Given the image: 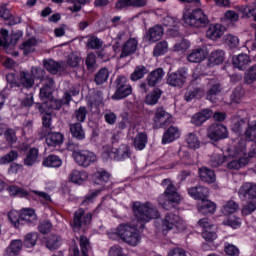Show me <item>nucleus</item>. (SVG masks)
<instances>
[{
	"label": "nucleus",
	"instance_id": "1",
	"mask_svg": "<svg viewBox=\"0 0 256 256\" xmlns=\"http://www.w3.org/2000/svg\"><path fill=\"white\" fill-rule=\"evenodd\" d=\"M133 211L142 228L145 227V223H149L151 219H158L159 217L157 207L153 206V204L149 202L144 204L141 202H134Z\"/></svg>",
	"mask_w": 256,
	"mask_h": 256
},
{
	"label": "nucleus",
	"instance_id": "2",
	"mask_svg": "<svg viewBox=\"0 0 256 256\" xmlns=\"http://www.w3.org/2000/svg\"><path fill=\"white\" fill-rule=\"evenodd\" d=\"M162 187H166L164 193L159 196V205L166 210L173 207V203L181 202V195L177 193V188L173 185L170 179H164L161 183Z\"/></svg>",
	"mask_w": 256,
	"mask_h": 256
},
{
	"label": "nucleus",
	"instance_id": "3",
	"mask_svg": "<svg viewBox=\"0 0 256 256\" xmlns=\"http://www.w3.org/2000/svg\"><path fill=\"white\" fill-rule=\"evenodd\" d=\"M182 21H184L185 25L188 27L194 29H201L207 27L209 24V18L205 12L199 8L185 11L182 16Z\"/></svg>",
	"mask_w": 256,
	"mask_h": 256
},
{
	"label": "nucleus",
	"instance_id": "4",
	"mask_svg": "<svg viewBox=\"0 0 256 256\" xmlns=\"http://www.w3.org/2000/svg\"><path fill=\"white\" fill-rule=\"evenodd\" d=\"M116 233L130 247H137L141 243V233H139V230L135 226L121 224L118 226Z\"/></svg>",
	"mask_w": 256,
	"mask_h": 256
},
{
	"label": "nucleus",
	"instance_id": "5",
	"mask_svg": "<svg viewBox=\"0 0 256 256\" xmlns=\"http://www.w3.org/2000/svg\"><path fill=\"white\" fill-rule=\"evenodd\" d=\"M92 179L95 185H100L101 189L96 190L91 195H88L82 201V205H87V203H93V200L103 189H105V184L111 181V173L106 170H98L92 175Z\"/></svg>",
	"mask_w": 256,
	"mask_h": 256
},
{
	"label": "nucleus",
	"instance_id": "6",
	"mask_svg": "<svg viewBox=\"0 0 256 256\" xmlns=\"http://www.w3.org/2000/svg\"><path fill=\"white\" fill-rule=\"evenodd\" d=\"M45 70L32 67L31 71H21L19 74V83L24 89H31L35 85V79L43 80Z\"/></svg>",
	"mask_w": 256,
	"mask_h": 256
},
{
	"label": "nucleus",
	"instance_id": "7",
	"mask_svg": "<svg viewBox=\"0 0 256 256\" xmlns=\"http://www.w3.org/2000/svg\"><path fill=\"white\" fill-rule=\"evenodd\" d=\"M116 91L112 95L114 101H121L126 99L133 93V86L129 83V79L125 76H118L115 80Z\"/></svg>",
	"mask_w": 256,
	"mask_h": 256
},
{
	"label": "nucleus",
	"instance_id": "8",
	"mask_svg": "<svg viewBox=\"0 0 256 256\" xmlns=\"http://www.w3.org/2000/svg\"><path fill=\"white\" fill-rule=\"evenodd\" d=\"M154 129H165L173 123V115L165 110V107L158 106L154 109V116L152 118Z\"/></svg>",
	"mask_w": 256,
	"mask_h": 256
},
{
	"label": "nucleus",
	"instance_id": "9",
	"mask_svg": "<svg viewBox=\"0 0 256 256\" xmlns=\"http://www.w3.org/2000/svg\"><path fill=\"white\" fill-rule=\"evenodd\" d=\"M91 219H93V214L85 213L83 208L78 209L74 215L71 223L73 231H85L89 225H91Z\"/></svg>",
	"mask_w": 256,
	"mask_h": 256
},
{
	"label": "nucleus",
	"instance_id": "10",
	"mask_svg": "<svg viewBox=\"0 0 256 256\" xmlns=\"http://www.w3.org/2000/svg\"><path fill=\"white\" fill-rule=\"evenodd\" d=\"M245 153H247L245 145H242L241 148H236L234 153L231 154L234 157V160H229V158H226V161H228L227 169L238 171V169L245 167V165L249 163V160L243 157Z\"/></svg>",
	"mask_w": 256,
	"mask_h": 256
},
{
	"label": "nucleus",
	"instance_id": "11",
	"mask_svg": "<svg viewBox=\"0 0 256 256\" xmlns=\"http://www.w3.org/2000/svg\"><path fill=\"white\" fill-rule=\"evenodd\" d=\"M73 157L77 165L84 169L97 161V155L89 150H76L73 152Z\"/></svg>",
	"mask_w": 256,
	"mask_h": 256
},
{
	"label": "nucleus",
	"instance_id": "12",
	"mask_svg": "<svg viewBox=\"0 0 256 256\" xmlns=\"http://www.w3.org/2000/svg\"><path fill=\"white\" fill-rule=\"evenodd\" d=\"M162 227L163 231H171V229L184 231L185 223L181 220V217H179V215L167 213L162 221Z\"/></svg>",
	"mask_w": 256,
	"mask_h": 256
},
{
	"label": "nucleus",
	"instance_id": "13",
	"mask_svg": "<svg viewBox=\"0 0 256 256\" xmlns=\"http://www.w3.org/2000/svg\"><path fill=\"white\" fill-rule=\"evenodd\" d=\"M207 137L211 141H221V139H227L229 137V131H227V127L224 125L214 123L208 128Z\"/></svg>",
	"mask_w": 256,
	"mask_h": 256
},
{
	"label": "nucleus",
	"instance_id": "14",
	"mask_svg": "<svg viewBox=\"0 0 256 256\" xmlns=\"http://www.w3.org/2000/svg\"><path fill=\"white\" fill-rule=\"evenodd\" d=\"M199 227H201L202 230V237L205 239V241H208L210 243H213L215 239H217V232L213 229V225L211 222H209V219L202 218L198 221Z\"/></svg>",
	"mask_w": 256,
	"mask_h": 256
},
{
	"label": "nucleus",
	"instance_id": "15",
	"mask_svg": "<svg viewBox=\"0 0 256 256\" xmlns=\"http://www.w3.org/2000/svg\"><path fill=\"white\" fill-rule=\"evenodd\" d=\"M106 155L110 159H114L115 161H123L125 159H129L131 156V152L129 150V146L126 144H122L119 148H112L110 150H106Z\"/></svg>",
	"mask_w": 256,
	"mask_h": 256
},
{
	"label": "nucleus",
	"instance_id": "16",
	"mask_svg": "<svg viewBox=\"0 0 256 256\" xmlns=\"http://www.w3.org/2000/svg\"><path fill=\"white\" fill-rule=\"evenodd\" d=\"M222 91L223 87L221 86V83L216 80H210L208 83V90L206 92V99L211 101V103H217Z\"/></svg>",
	"mask_w": 256,
	"mask_h": 256
},
{
	"label": "nucleus",
	"instance_id": "17",
	"mask_svg": "<svg viewBox=\"0 0 256 256\" xmlns=\"http://www.w3.org/2000/svg\"><path fill=\"white\" fill-rule=\"evenodd\" d=\"M242 199L246 201H256V184L253 182H246L242 184L238 191Z\"/></svg>",
	"mask_w": 256,
	"mask_h": 256
},
{
	"label": "nucleus",
	"instance_id": "18",
	"mask_svg": "<svg viewBox=\"0 0 256 256\" xmlns=\"http://www.w3.org/2000/svg\"><path fill=\"white\" fill-rule=\"evenodd\" d=\"M187 191L188 195H190L192 199H196V201H205V199L209 198V188L203 185L190 187Z\"/></svg>",
	"mask_w": 256,
	"mask_h": 256
},
{
	"label": "nucleus",
	"instance_id": "19",
	"mask_svg": "<svg viewBox=\"0 0 256 256\" xmlns=\"http://www.w3.org/2000/svg\"><path fill=\"white\" fill-rule=\"evenodd\" d=\"M139 46V42L135 38L128 39L121 47L122 52L120 54V59H125L127 57H131L137 51V47Z\"/></svg>",
	"mask_w": 256,
	"mask_h": 256
},
{
	"label": "nucleus",
	"instance_id": "20",
	"mask_svg": "<svg viewBox=\"0 0 256 256\" xmlns=\"http://www.w3.org/2000/svg\"><path fill=\"white\" fill-rule=\"evenodd\" d=\"M165 77V71L163 68H157L154 71L150 72L146 78L148 87H156Z\"/></svg>",
	"mask_w": 256,
	"mask_h": 256
},
{
	"label": "nucleus",
	"instance_id": "21",
	"mask_svg": "<svg viewBox=\"0 0 256 256\" xmlns=\"http://www.w3.org/2000/svg\"><path fill=\"white\" fill-rule=\"evenodd\" d=\"M211 117H213V111L211 109H204L192 117L191 123L196 127H201V125L204 124L205 121L211 119Z\"/></svg>",
	"mask_w": 256,
	"mask_h": 256
},
{
	"label": "nucleus",
	"instance_id": "22",
	"mask_svg": "<svg viewBox=\"0 0 256 256\" xmlns=\"http://www.w3.org/2000/svg\"><path fill=\"white\" fill-rule=\"evenodd\" d=\"M181 137V131L177 126H170L163 134L162 143L166 145V143H173L175 139H179Z\"/></svg>",
	"mask_w": 256,
	"mask_h": 256
},
{
	"label": "nucleus",
	"instance_id": "23",
	"mask_svg": "<svg viewBox=\"0 0 256 256\" xmlns=\"http://www.w3.org/2000/svg\"><path fill=\"white\" fill-rule=\"evenodd\" d=\"M197 209L202 215H213L217 209V206L215 203L206 198L197 204Z\"/></svg>",
	"mask_w": 256,
	"mask_h": 256
},
{
	"label": "nucleus",
	"instance_id": "24",
	"mask_svg": "<svg viewBox=\"0 0 256 256\" xmlns=\"http://www.w3.org/2000/svg\"><path fill=\"white\" fill-rule=\"evenodd\" d=\"M23 223H30L35 225L37 223V214H35V210L24 208L20 212V225Z\"/></svg>",
	"mask_w": 256,
	"mask_h": 256
},
{
	"label": "nucleus",
	"instance_id": "25",
	"mask_svg": "<svg viewBox=\"0 0 256 256\" xmlns=\"http://www.w3.org/2000/svg\"><path fill=\"white\" fill-rule=\"evenodd\" d=\"M68 179L75 185H83L89 179V174L86 171L72 170Z\"/></svg>",
	"mask_w": 256,
	"mask_h": 256
},
{
	"label": "nucleus",
	"instance_id": "26",
	"mask_svg": "<svg viewBox=\"0 0 256 256\" xmlns=\"http://www.w3.org/2000/svg\"><path fill=\"white\" fill-rule=\"evenodd\" d=\"M199 177L201 181L208 184L215 183V181H217L215 171L207 167L199 168Z\"/></svg>",
	"mask_w": 256,
	"mask_h": 256
},
{
	"label": "nucleus",
	"instance_id": "27",
	"mask_svg": "<svg viewBox=\"0 0 256 256\" xmlns=\"http://www.w3.org/2000/svg\"><path fill=\"white\" fill-rule=\"evenodd\" d=\"M163 37V27L156 25L148 30L146 39L149 43H157Z\"/></svg>",
	"mask_w": 256,
	"mask_h": 256
},
{
	"label": "nucleus",
	"instance_id": "28",
	"mask_svg": "<svg viewBox=\"0 0 256 256\" xmlns=\"http://www.w3.org/2000/svg\"><path fill=\"white\" fill-rule=\"evenodd\" d=\"M207 57V51L203 48H196L191 51V53L187 56V61L190 63H201V61H205Z\"/></svg>",
	"mask_w": 256,
	"mask_h": 256
},
{
	"label": "nucleus",
	"instance_id": "29",
	"mask_svg": "<svg viewBox=\"0 0 256 256\" xmlns=\"http://www.w3.org/2000/svg\"><path fill=\"white\" fill-rule=\"evenodd\" d=\"M223 36V26L221 24H211L206 31V37L212 41H217Z\"/></svg>",
	"mask_w": 256,
	"mask_h": 256
},
{
	"label": "nucleus",
	"instance_id": "30",
	"mask_svg": "<svg viewBox=\"0 0 256 256\" xmlns=\"http://www.w3.org/2000/svg\"><path fill=\"white\" fill-rule=\"evenodd\" d=\"M71 103V93L66 92L64 93V96L62 99H52L48 101L49 107L51 109H55L56 111H59L63 107V105H69Z\"/></svg>",
	"mask_w": 256,
	"mask_h": 256
},
{
	"label": "nucleus",
	"instance_id": "31",
	"mask_svg": "<svg viewBox=\"0 0 256 256\" xmlns=\"http://www.w3.org/2000/svg\"><path fill=\"white\" fill-rule=\"evenodd\" d=\"M205 95V87L203 86H196L192 89L188 90L185 95L184 99L185 101H193V99H201Z\"/></svg>",
	"mask_w": 256,
	"mask_h": 256
},
{
	"label": "nucleus",
	"instance_id": "32",
	"mask_svg": "<svg viewBox=\"0 0 256 256\" xmlns=\"http://www.w3.org/2000/svg\"><path fill=\"white\" fill-rule=\"evenodd\" d=\"M23 249V241L21 240H12L10 245L6 248L4 255L5 256H18Z\"/></svg>",
	"mask_w": 256,
	"mask_h": 256
},
{
	"label": "nucleus",
	"instance_id": "33",
	"mask_svg": "<svg viewBox=\"0 0 256 256\" xmlns=\"http://www.w3.org/2000/svg\"><path fill=\"white\" fill-rule=\"evenodd\" d=\"M69 129L74 139H78V141H83V139H85V130H83V125H81V122L69 124Z\"/></svg>",
	"mask_w": 256,
	"mask_h": 256
},
{
	"label": "nucleus",
	"instance_id": "34",
	"mask_svg": "<svg viewBox=\"0 0 256 256\" xmlns=\"http://www.w3.org/2000/svg\"><path fill=\"white\" fill-rule=\"evenodd\" d=\"M46 144L48 147H58L63 144V134L59 132H50L46 135Z\"/></svg>",
	"mask_w": 256,
	"mask_h": 256
},
{
	"label": "nucleus",
	"instance_id": "35",
	"mask_svg": "<svg viewBox=\"0 0 256 256\" xmlns=\"http://www.w3.org/2000/svg\"><path fill=\"white\" fill-rule=\"evenodd\" d=\"M232 63L237 69L243 70L251 63V58L247 54H239L232 58Z\"/></svg>",
	"mask_w": 256,
	"mask_h": 256
},
{
	"label": "nucleus",
	"instance_id": "36",
	"mask_svg": "<svg viewBox=\"0 0 256 256\" xmlns=\"http://www.w3.org/2000/svg\"><path fill=\"white\" fill-rule=\"evenodd\" d=\"M225 61V51L217 49L211 52L209 56L210 65H221Z\"/></svg>",
	"mask_w": 256,
	"mask_h": 256
},
{
	"label": "nucleus",
	"instance_id": "37",
	"mask_svg": "<svg viewBox=\"0 0 256 256\" xmlns=\"http://www.w3.org/2000/svg\"><path fill=\"white\" fill-rule=\"evenodd\" d=\"M37 159H39V150L37 148H31L26 154L24 165L26 167H33L37 163Z\"/></svg>",
	"mask_w": 256,
	"mask_h": 256
},
{
	"label": "nucleus",
	"instance_id": "38",
	"mask_svg": "<svg viewBox=\"0 0 256 256\" xmlns=\"http://www.w3.org/2000/svg\"><path fill=\"white\" fill-rule=\"evenodd\" d=\"M249 123L244 118H234L232 120V131L237 133V135H241L243 133V129H245Z\"/></svg>",
	"mask_w": 256,
	"mask_h": 256
},
{
	"label": "nucleus",
	"instance_id": "39",
	"mask_svg": "<svg viewBox=\"0 0 256 256\" xmlns=\"http://www.w3.org/2000/svg\"><path fill=\"white\" fill-rule=\"evenodd\" d=\"M149 73V70L144 65H138L135 67L134 71L130 74V79L132 81H139L143 79L147 74Z\"/></svg>",
	"mask_w": 256,
	"mask_h": 256
},
{
	"label": "nucleus",
	"instance_id": "40",
	"mask_svg": "<svg viewBox=\"0 0 256 256\" xmlns=\"http://www.w3.org/2000/svg\"><path fill=\"white\" fill-rule=\"evenodd\" d=\"M167 84L170 85V87H183V85H185V82L177 72H172L168 74Z\"/></svg>",
	"mask_w": 256,
	"mask_h": 256
},
{
	"label": "nucleus",
	"instance_id": "41",
	"mask_svg": "<svg viewBox=\"0 0 256 256\" xmlns=\"http://www.w3.org/2000/svg\"><path fill=\"white\" fill-rule=\"evenodd\" d=\"M147 141H148L147 134L138 133L137 136L134 138L133 145L135 149H137L138 151H143V149L147 147Z\"/></svg>",
	"mask_w": 256,
	"mask_h": 256
},
{
	"label": "nucleus",
	"instance_id": "42",
	"mask_svg": "<svg viewBox=\"0 0 256 256\" xmlns=\"http://www.w3.org/2000/svg\"><path fill=\"white\" fill-rule=\"evenodd\" d=\"M46 247L50 251H55V249H59L61 247V237L57 235H50L46 238Z\"/></svg>",
	"mask_w": 256,
	"mask_h": 256
},
{
	"label": "nucleus",
	"instance_id": "43",
	"mask_svg": "<svg viewBox=\"0 0 256 256\" xmlns=\"http://www.w3.org/2000/svg\"><path fill=\"white\" fill-rule=\"evenodd\" d=\"M162 91L159 88H155L150 92L145 99L146 105H157L159 99H161Z\"/></svg>",
	"mask_w": 256,
	"mask_h": 256
},
{
	"label": "nucleus",
	"instance_id": "44",
	"mask_svg": "<svg viewBox=\"0 0 256 256\" xmlns=\"http://www.w3.org/2000/svg\"><path fill=\"white\" fill-rule=\"evenodd\" d=\"M44 68L46 71H49L52 75H57L61 71V63L54 60H44Z\"/></svg>",
	"mask_w": 256,
	"mask_h": 256
},
{
	"label": "nucleus",
	"instance_id": "45",
	"mask_svg": "<svg viewBox=\"0 0 256 256\" xmlns=\"http://www.w3.org/2000/svg\"><path fill=\"white\" fill-rule=\"evenodd\" d=\"M186 143L189 149H199L201 147V140H199V136L195 133H189L186 136Z\"/></svg>",
	"mask_w": 256,
	"mask_h": 256
},
{
	"label": "nucleus",
	"instance_id": "46",
	"mask_svg": "<svg viewBox=\"0 0 256 256\" xmlns=\"http://www.w3.org/2000/svg\"><path fill=\"white\" fill-rule=\"evenodd\" d=\"M108 79H109V69L102 68L96 73L94 77V82L96 83V85H103V83H107Z\"/></svg>",
	"mask_w": 256,
	"mask_h": 256
},
{
	"label": "nucleus",
	"instance_id": "47",
	"mask_svg": "<svg viewBox=\"0 0 256 256\" xmlns=\"http://www.w3.org/2000/svg\"><path fill=\"white\" fill-rule=\"evenodd\" d=\"M63 164V162L59 159L58 156L55 155H49L48 157L44 158V160L42 161V165H44V167H61V165Z\"/></svg>",
	"mask_w": 256,
	"mask_h": 256
},
{
	"label": "nucleus",
	"instance_id": "48",
	"mask_svg": "<svg viewBox=\"0 0 256 256\" xmlns=\"http://www.w3.org/2000/svg\"><path fill=\"white\" fill-rule=\"evenodd\" d=\"M246 141H255L256 139V120L248 123L244 132Z\"/></svg>",
	"mask_w": 256,
	"mask_h": 256
},
{
	"label": "nucleus",
	"instance_id": "49",
	"mask_svg": "<svg viewBox=\"0 0 256 256\" xmlns=\"http://www.w3.org/2000/svg\"><path fill=\"white\" fill-rule=\"evenodd\" d=\"M256 81V64L250 66L244 76V83L247 85H253Z\"/></svg>",
	"mask_w": 256,
	"mask_h": 256
},
{
	"label": "nucleus",
	"instance_id": "50",
	"mask_svg": "<svg viewBox=\"0 0 256 256\" xmlns=\"http://www.w3.org/2000/svg\"><path fill=\"white\" fill-rule=\"evenodd\" d=\"M238 209H239V204H237L233 200H230L222 206L221 211L224 215H233V213H235Z\"/></svg>",
	"mask_w": 256,
	"mask_h": 256
},
{
	"label": "nucleus",
	"instance_id": "51",
	"mask_svg": "<svg viewBox=\"0 0 256 256\" xmlns=\"http://www.w3.org/2000/svg\"><path fill=\"white\" fill-rule=\"evenodd\" d=\"M7 191L8 193L15 197V196H18V197H27V195H29V192H27V190L17 186V185H10L7 187Z\"/></svg>",
	"mask_w": 256,
	"mask_h": 256
},
{
	"label": "nucleus",
	"instance_id": "52",
	"mask_svg": "<svg viewBox=\"0 0 256 256\" xmlns=\"http://www.w3.org/2000/svg\"><path fill=\"white\" fill-rule=\"evenodd\" d=\"M87 113V108L85 106H80L78 109L75 110L72 117L73 119H76L78 123H85V120L87 119Z\"/></svg>",
	"mask_w": 256,
	"mask_h": 256
},
{
	"label": "nucleus",
	"instance_id": "53",
	"mask_svg": "<svg viewBox=\"0 0 256 256\" xmlns=\"http://www.w3.org/2000/svg\"><path fill=\"white\" fill-rule=\"evenodd\" d=\"M8 219L16 229L21 227V212L17 210L10 211L8 213Z\"/></svg>",
	"mask_w": 256,
	"mask_h": 256
},
{
	"label": "nucleus",
	"instance_id": "54",
	"mask_svg": "<svg viewBox=\"0 0 256 256\" xmlns=\"http://www.w3.org/2000/svg\"><path fill=\"white\" fill-rule=\"evenodd\" d=\"M39 239V235L37 232H30L25 236L24 245L30 249L31 247H35L37 245V240Z\"/></svg>",
	"mask_w": 256,
	"mask_h": 256
},
{
	"label": "nucleus",
	"instance_id": "55",
	"mask_svg": "<svg viewBox=\"0 0 256 256\" xmlns=\"http://www.w3.org/2000/svg\"><path fill=\"white\" fill-rule=\"evenodd\" d=\"M17 157H19V153H17L15 150H12L8 154L0 157V165L13 163V161H16Z\"/></svg>",
	"mask_w": 256,
	"mask_h": 256
},
{
	"label": "nucleus",
	"instance_id": "56",
	"mask_svg": "<svg viewBox=\"0 0 256 256\" xmlns=\"http://www.w3.org/2000/svg\"><path fill=\"white\" fill-rule=\"evenodd\" d=\"M35 45H37V40L35 38H31L24 42L21 46V49L24 51V55H29V53H33L35 51Z\"/></svg>",
	"mask_w": 256,
	"mask_h": 256
},
{
	"label": "nucleus",
	"instance_id": "57",
	"mask_svg": "<svg viewBox=\"0 0 256 256\" xmlns=\"http://www.w3.org/2000/svg\"><path fill=\"white\" fill-rule=\"evenodd\" d=\"M167 49H169L167 42L162 41L157 43L153 51L154 57H161V55H165Z\"/></svg>",
	"mask_w": 256,
	"mask_h": 256
},
{
	"label": "nucleus",
	"instance_id": "58",
	"mask_svg": "<svg viewBox=\"0 0 256 256\" xmlns=\"http://www.w3.org/2000/svg\"><path fill=\"white\" fill-rule=\"evenodd\" d=\"M79 241L82 255H89V252L91 251V242L89 241V238L80 236Z\"/></svg>",
	"mask_w": 256,
	"mask_h": 256
},
{
	"label": "nucleus",
	"instance_id": "59",
	"mask_svg": "<svg viewBox=\"0 0 256 256\" xmlns=\"http://www.w3.org/2000/svg\"><path fill=\"white\" fill-rule=\"evenodd\" d=\"M256 210V200H248V202L242 208V215L247 216L254 213Z\"/></svg>",
	"mask_w": 256,
	"mask_h": 256
},
{
	"label": "nucleus",
	"instance_id": "60",
	"mask_svg": "<svg viewBox=\"0 0 256 256\" xmlns=\"http://www.w3.org/2000/svg\"><path fill=\"white\" fill-rule=\"evenodd\" d=\"M243 95H245L243 88H241V86H238L232 92L230 99H231L232 103H239L241 101V99H243Z\"/></svg>",
	"mask_w": 256,
	"mask_h": 256
},
{
	"label": "nucleus",
	"instance_id": "61",
	"mask_svg": "<svg viewBox=\"0 0 256 256\" xmlns=\"http://www.w3.org/2000/svg\"><path fill=\"white\" fill-rule=\"evenodd\" d=\"M102 46L103 42H101V40L95 36H92L87 40V47L89 49H101Z\"/></svg>",
	"mask_w": 256,
	"mask_h": 256
},
{
	"label": "nucleus",
	"instance_id": "62",
	"mask_svg": "<svg viewBox=\"0 0 256 256\" xmlns=\"http://www.w3.org/2000/svg\"><path fill=\"white\" fill-rule=\"evenodd\" d=\"M227 161V157L223 156V154H213L211 159L212 167H219L223 165Z\"/></svg>",
	"mask_w": 256,
	"mask_h": 256
},
{
	"label": "nucleus",
	"instance_id": "63",
	"mask_svg": "<svg viewBox=\"0 0 256 256\" xmlns=\"http://www.w3.org/2000/svg\"><path fill=\"white\" fill-rule=\"evenodd\" d=\"M189 47H191L189 41L181 40L180 42L174 45V51H176L177 53H185V51H187Z\"/></svg>",
	"mask_w": 256,
	"mask_h": 256
},
{
	"label": "nucleus",
	"instance_id": "64",
	"mask_svg": "<svg viewBox=\"0 0 256 256\" xmlns=\"http://www.w3.org/2000/svg\"><path fill=\"white\" fill-rule=\"evenodd\" d=\"M109 256H127L123 252V248L119 245L112 246L109 250Z\"/></svg>",
	"mask_w": 256,
	"mask_h": 256
}]
</instances>
